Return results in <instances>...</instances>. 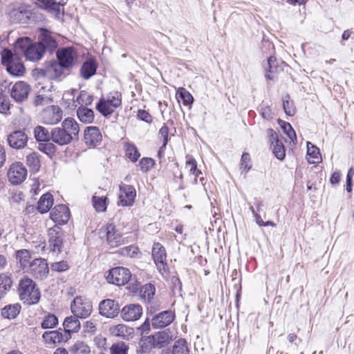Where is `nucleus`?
<instances>
[{
    "label": "nucleus",
    "instance_id": "obj_25",
    "mask_svg": "<svg viewBox=\"0 0 354 354\" xmlns=\"http://www.w3.org/2000/svg\"><path fill=\"white\" fill-rule=\"evenodd\" d=\"M268 132L270 135L271 147L274 156L279 160H283L286 156L285 147L283 142L279 140L278 135L272 129H270Z\"/></svg>",
    "mask_w": 354,
    "mask_h": 354
},
{
    "label": "nucleus",
    "instance_id": "obj_48",
    "mask_svg": "<svg viewBox=\"0 0 354 354\" xmlns=\"http://www.w3.org/2000/svg\"><path fill=\"white\" fill-rule=\"evenodd\" d=\"M58 324V319L57 317L53 315V314H48L46 315L43 322H41V327L43 328H52L55 327Z\"/></svg>",
    "mask_w": 354,
    "mask_h": 354
},
{
    "label": "nucleus",
    "instance_id": "obj_24",
    "mask_svg": "<svg viewBox=\"0 0 354 354\" xmlns=\"http://www.w3.org/2000/svg\"><path fill=\"white\" fill-rule=\"evenodd\" d=\"M171 340L169 333L163 330L156 333L154 335L148 337V342L153 347L162 348L168 345Z\"/></svg>",
    "mask_w": 354,
    "mask_h": 354
},
{
    "label": "nucleus",
    "instance_id": "obj_10",
    "mask_svg": "<svg viewBox=\"0 0 354 354\" xmlns=\"http://www.w3.org/2000/svg\"><path fill=\"white\" fill-rule=\"evenodd\" d=\"M103 231L106 235L107 243L112 248H115L127 243L126 238L123 236L112 223L107 224L103 228Z\"/></svg>",
    "mask_w": 354,
    "mask_h": 354
},
{
    "label": "nucleus",
    "instance_id": "obj_17",
    "mask_svg": "<svg viewBox=\"0 0 354 354\" xmlns=\"http://www.w3.org/2000/svg\"><path fill=\"white\" fill-rule=\"evenodd\" d=\"M39 32L38 44L44 49V52L52 53L57 47L56 39L52 36L51 32L46 29H40Z\"/></svg>",
    "mask_w": 354,
    "mask_h": 354
},
{
    "label": "nucleus",
    "instance_id": "obj_58",
    "mask_svg": "<svg viewBox=\"0 0 354 354\" xmlns=\"http://www.w3.org/2000/svg\"><path fill=\"white\" fill-rule=\"evenodd\" d=\"M186 167L189 169L191 174H196L197 165L196 160L192 157L187 158L186 160Z\"/></svg>",
    "mask_w": 354,
    "mask_h": 354
},
{
    "label": "nucleus",
    "instance_id": "obj_61",
    "mask_svg": "<svg viewBox=\"0 0 354 354\" xmlns=\"http://www.w3.org/2000/svg\"><path fill=\"white\" fill-rule=\"evenodd\" d=\"M278 123L281 128L282 129L284 133L292 129L290 123L285 122L282 120H279Z\"/></svg>",
    "mask_w": 354,
    "mask_h": 354
},
{
    "label": "nucleus",
    "instance_id": "obj_18",
    "mask_svg": "<svg viewBox=\"0 0 354 354\" xmlns=\"http://www.w3.org/2000/svg\"><path fill=\"white\" fill-rule=\"evenodd\" d=\"M28 137L21 130L15 131L8 136L7 141L9 146L15 149H24L28 143Z\"/></svg>",
    "mask_w": 354,
    "mask_h": 354
},
{
    "label": "nucleus",
    "instance_id": "obj_47",
    "mask_svg": "<svg viewBox=\"0 0 354 354\" xmlns=\"http://www.w3.org/2000/svg\"><path fill=\"white\" fill-rule=\"evenodd\" d=\"M93 207L97 212H104L106 209V198L93 196L92 198Z\"/></svg>",
    "mask_w": 354,
    "mask_h": 354
},
{
    "label": "nucleus",
    "instance_id": "obj_39",
    "mask_svg": "<svg viewBox=\"0 0 354 354\" xmlns=\"http://www.w3.org/2000/svg\"><path fill=\"white\" fill-rule=\"evenodd\" d=\"M33 133L36 140L39 143L51 140V133H49L48 129L42 126L35 127Z\"/></svg>",
    "mask_w": 354,
    "mask_h": 354
},
{
    "label": "nucleus",
    "instance_id": "obj_15",
    "mask_svg": "<svg viewBox=\"0 0 354 354\" xmlns=\"http://www.w3.org/2000/svg\"><path fill=\"white\" fill-rule=\"evenodd\" d=\"M142 315V308L137 304H131L124 306L120 311V317L125 322L138 320Z\"/></svg>",
    "mask_w": 354,
    "mask_h": 354
},
{
    "label": "nucleus",
    "instance_id": "obj_7",
    "mask_svg": "<svg viewBox=\"0 0 354 354\" xmlns=\"http://www.w3.org/2000/svg\"><path fill=\"white\" fill-rule=\"evenodd\" d=\"M26 271L37 280L45 279L49 273V267L44 259L37 258L29 264L28 269Z\"/></svg>",
    "mask_w": 354,
    "mask_h": 354
},
{
    "label": "nucleus",
    "instance_id": "obj_46",
    "mask_svg": "<svg viewBox=\"0 0 354 354\" xmlns=\"http://www.w3.org/2000/svg\"><path fill=\"white\" fill-rule=\"evenodd\" d=\"M38 149L49 156H53L56 152V147L50 141L40 142Z\"/></svg>",
    "mask_w": 354,
    "mask_h": 354
},
{
    "label": "nucleus",
    "instance_id": "obj_50",
    "mask_svg": "<svg viewBox=\"0 0 354 354\" xmlns=\"http://www.w3.org/2000/svg\"><path fill=\"white\" fill-rule=\"evenodd\" d=\"M176 95L183 100L185 105H188L193 102L194 98L192 95L183 87L178 88Z\"/></svg>",
    "mask_w": 354,
    "mask_h": 354
},
{
    "label": "nucleus",
    "instance_id": "obj_52",
    "mask_svg": "<svg viewBox=\"0 0 354 354\" xmlns=\"http://www.w3.org/2000/svg\"><path fill=\"white\" fill-rule=\"evenodd\" d=\"M283 106L286 115L292 116L295 113V109L293 106L292 102L290 100L288 95L283 97Z\"/></svg>",
    "mask_w": 354,
    "mask_h": 354
},
{
    "label": "nucleus",
    "instance_id": "obj_8",
    "mask_svg": "<svg viewBox=\"0 0 354 354\" xmlns=\"http://www.w3.org/2000/svg\"><path fill=\"white\" fill-rule=\"evenodd\" d=\"M131 277L129 269L123 267H117L109 270L106 277L109 283L117 286H123L126 284Z\"/></svg>",
    "mask_w": 354,
    "mask_h": 354
},
{
    "label": "nucleus",
    "instance_id": "obj_1",
    "mask_svg": "<svg viewBox=\"0 0 354 354\" xmlns=\"http://www.w3.org/2000/svg\"><path fill=\"white\" fill-rule=\"evenodd\" d=\"M80 127L75 119L66 118L61 127L53 128L51 131V140L60 146L70 144L78 139Z\"/></svg>",
    "mask_w": 354,
    "mask_h": 354
},
{
    "label": "nucleus",
    "instance_id": "obj_16",
    "mask_svg": "<svg viewBox=\"0 0 354 354\" xmlns=\"http://www.w3.org/2000/svg\"><path fill=\"white\" fill-rule=\"evenodd\" d=\"M152 257L160 272L166 271L167 254L164 247L160 243H154L152 247Z\"/></svg>",
    "mask_w": 354,
    "mask_h": 354
},
{
    "label": "nucleus",
    "instance_id": "obj_3",
    "mask_svg": "<svg viewBox=\"0 0 354 354\" xmlns=\"http://www.w3.org/2000/svg\"><path fill=\"white\" fill-rule=\"evenodd\" d=\"M15 51L17 55H24L28 60L36 62L40 60L44 53V49L38 43H32L28 37H21L17 40Z\"/></svg>",
    "mask_w": 354,
    "mask_h": 354
},
{
    "label": "nucleus",
    "instance_id": "obj_41",
    "mask_svg": "<svg viewBox=\"0 0 354 354\" xmlns=\"http://www.w3.org/2000/svg\"><path fill=\"white\" fill-rule=\"evenodd\" d=\"M172 354H190L187 341L185 339L176 340L172 346Z\"/></svg>",
    "mask_w": 354,
    "mask_h": 354
},
{
    "label": "nucleus",
    "instance_id": "obj_62",
    "mask_svg": "<svg viewBox=\"0 0 354 354\" xmlns=\"http://www.w3.org/2000/svg\"><path fill=\"white\" fill-rule=\"evenodd\" d=\"M261 114L263 118L269 120L272 118V110L269 106H265L261 109Z\"/></svg>",
    "mask_w": 354,
    "mask_h": 354
},
{
    "label": "nucleus",
    "instance_id": "obj_43",
    "mask_svg": "<svg viewBox=\"0 0 354 354\" xmlns=\"http://www.w3.org/2000/svg\"><path fill=\"white\" fill-rule=\"evenodd\" d=\"M40 8L48 10L50 12L59 13V5L55 0H37Z\"/></svg>",
    "mask_w": 354,
    "mask_h": 354
},
{
    "label": "nucleus",
    "instance_id": "obj_11",
    "mask_svg": "<svg viewBox=\"0 0 354 354\" xmlns=\"http://www.w3.org/2000/svg\"><path fill=\"white\" fill-rule=\"evenodd\" d=\"M41 117L43 123L53 125L62 120L63 112L58 106L52 105L47 106L43 110Z\"/></svg>",
    "mask_w": 354,
    "mask_h": 354
},
{
    "label": "nucleus",
    "instance_id": "obj_59",
    "mask_svg": "<svg viewBox=\"0 0 354 354\" xmlns=\"http://www.w3.org/2000/svg\"><path fill=\"white\" fill-rule=\"evenodd\" d=\"M168 132L169 129L167 126L163 125L160 131H159V135L163 139V145L162 147L160 148V149L163 147H165L168 142Z\"/></svg>",
    "mask_w": 354,
    "mask_h": 354
},
{
    "label": "nucleus",
    "instance_id": "obj_29",
    "mask_svg": "<svg viewBox=\"0 0 354 354\" xmlns=\"http://www.w3.org/2000/svg\"><path fill=\"white\" fill-rule=\"evenodd\" d=\"M78 317L74 316H69L65 318L63 326L64 328V332L68 333V335L71 333H77L80 329V322L77 319Z\"/></svg>",
    "mask_w": 354,
    "mask_h": 354
},
{
    "label": "nucleus",
    "instance_id": "obj_14",
    "mask_svg": "<svg viewBox=\"0 0 354 354\" xmlns=\"http://www.w3.org/2000/svg\"><path fill=\"white\" fill-rule=\"evenodd\" d=\"M48 236L50 250L53 252H59L63 245V232L61 228L57 225L50 228Z\"/></svg>",
    "mask_w": 354,
    "mask_h": 354
},
{
    "label": "nucleus",
    "instance_id": "obj_27",
    "mask_svg": "<svg viewBox=\"0 0 354 354\" xmlns=\"http://www.w3.org/2000/svg\"><path fill=\"white\" fill-rule=\"evenodd\" d=\"M43 338L49 346H55L57 344L67 340L68 337H64V334L59 330H52L45 332L43 334Z\"/></svg>",
    "mask_w": 354,
    "mask_h": 354
},
{
    "label": "nucleus",
    "instance_id": "obj_28",
    "mask_svg": "<svg viewBox=\"0 0 354 354\" xmlns=\"http://www.w3.org/2000/svg\"><path fill=\"white\" fill-rule=\"evenodd\" d=\"M26 162L30 170L36 173L38 172L41 167L40 156L38 153L31 151L26 155Z\"/></svg>",
    "mask_w": 354,
    "mask_h": 354
},
{
    "label": "nucleus",
    "instance_id": "obj_19",
    "mask_svg": "<svg viewBox=\"0 0 354 354\" xmlns=\"http://www.w3.org/2000/svg\"><path fill=\"white\" fill-rule=\"evenodd\" d=\"M120 306L114 300L107 299L102 301L99 304L100 315L108 318H113L119 313Z\"/></svg>",
    "mask_w": 354,
    "mask_h": 354
},
{
    "label": "nucleus",
    "instance_id": "obj_26",
    "mask_svg": "<svg viewBox=\"0 0 354 354\" xmlns=\"http://www.w3.org/2000/svg\"><path fill=\"white\" fill-rule=\"evenodd\" d=\"M102 134L97 127H88L84 131L85 142L88 146L95 147L102 141Z\"/></svg>",
    "mask_w": 354,
    "mask_h": 354
},
{
    "label": "nucleus",
    "instance_id": "obj_44",
    "mask_svg": "<svg viewBox=\"0 0 354 354\" xmlns=\"http://www.w3.org/2000/svg\"><path fill=\"white\" fill-rule=\"evenodd\" d=\"M124 149L126 156L133 162H136L140 156V153L133 144L129 142L125 143Z\"/></svg>",
    "mask_w": 354,
    "mask_h": 354
},
{
    "label": "nucleus",
    "instance_id": "obj_49",
    "mask_svg": "<svg viewBox=\"0 0 354 354\" xmlns=\"http://www.w3.org/2000/svg\"><path fill=\"white\" fill-rule=\"evenodd\" d=\"M93 101V97L85 91H82L77 97V102L81 105H90Z\"/></svg>",
    "mask_w": 354,
    "mask_h": 354
},
{
    "label": "nucleus",
    "instance_id": "obj_42",
    "mask_svg": "<svg viewBox=\"0 0 354 354\" xmlns=\"http://www.w3.org/2000/svg\"><path fill=\"white\" fill-rule=\"evenodd\" d=\"M155 292L156 288L151 283H147L141 288L140 295L145 301L150 303L153 298Z\"/></svg>",
    "mask_w": 354,
    "mask_h": 354
},
{
    "label": "nucleus",
    "instance_id": "obj_40",
    "mask_svg": "<svg viewBox=\"0 0 354 354\" xmlns=\"http://www.w3.org/2000/svg\"><path fill=\"white\" fill-rule=\"evenodd\" d=\"M307 155L308 161L310 164L318 163L321 160L319 149L309 142L307 144Z\"/></svg>",
    "mask_w": 354,
    "mask_h": 354
},
{
    "label": "nucleus",
    "instance_id": "obj_63",
    "mask_svg": "<svg viewBox=\"0 0 354 354\" xmlns=\"http://www.w3.org/2000/svg\"><path fill=\"white\" fill-rule=\"evenodd\" d=\"M340 180V173L339 171H335L333 173L330 182L332 185H337Z\"/></svg>",
    "mask_w": 354,
    "mask_h": 354
},
{
    "label": "nucleus",
    "instance_id": "obj_60",
    "mask_svg": "<svg viewBox=\"0 0 354 354\" xmlns=\"http://www.w3.org/2000/svg\"><path fill=\"white\" fill-rule=\"evenodd\" d=\"M138 118L142 121L150 123L152 120L150 114L145 110H139L138 111Z\"/></svg>",
    "mask_w": 354,
    "mask_h": 354
},
{
    "label": "nucleus",
    "instance_id": "obj_64",
    "mask_svg": "<svg viewBox=\"0 0 354 354\" xmlns=\"http://www.w3.org/2000/svg\"><path fill=\"white\" fill-rule=\"evenodd\" d=\"M286 136L289 138V139L292 142L294 145L297 143V136L295 130L293 129H290L289 131L285 133Z\"/></svg>",
    "mask_w": 354,
    "mask_h": 354
},
{
    "label": "nucleus",
    "instance_id": "obj_35",
    "mask_svg": "<svg viewBox=\"0 0 354 354\" xmlns=\"http://www.w3.org/2000/svg\"><path fill=\"white\" fill-rule=\"evenodd\" d=\"M96 68V64L93 61L89 60L84 62L80 70L82 77L85 80L89 79L95 73Z\"/></svg>",
    "mask_w": 354,
    "mask_h": 354
},
{
    "label": "nucleus",
    "instance_id": "obj_32",
    "mask_svg": "<svg viewBox=\"0 0 354 354\" xmlns=\"http://www.w3.org/2000/svg\"><path fill=\"white\" fill-rule=\"evenodd\" d=\"M267 65L268 68H266L265 77L268 80H274L276 77V74L279 71V66L277 59L274 57H270L267 60Z\"/></svg>",
    "mask_w": 354,
    "mask_h": 354
},
{
    "label": "nucleus",
    "instance_id": "obj_38",
    "mask_svg": "<svg viewBox=\"0 0 354 354\" xmlns=\"http://www.w3.org/2000/svg\"><path fill=\"white\" fill-rule=\"evenodd\" d=\"M28 10L24 6H20L10 12V17L14 21L25 23L28 18Z\"/></svg>",
    "mask_w": 354,
    "mask_h": 354
},
{
    "label": "nucleus",
    "instance_id": "obj_9",
    "mask_svg": "<svg viewBox=\"0 0 354 354\" xmlns=\"http://www.w3.org/2000/svg\"><path fill=\"white\" fill-rule=\"evenodd\" d=\"M27 174V169L23 163L15 162L10 166L8 178L12 185H19L26 180Z\"/></svg>",
    "mask_w": 354,
    "mask_h": 354
},
{
    "label": "nucleus",
    "instance_id": "obj_36",
    "mask_svg": "<svg viewBox=\"0 0 354 354\" xmlns=\"http://www.w3.org/2000/svg\"><path fill=\"white\" fill-rule=\"evenodd\" d=\"M78 118L84 123H91L94 120V112L85 106L79 107L77 111Z\"/></svg>",
    "mask_w": 354,
    "mask_h": 354
},
{
    "label": "nucleus",
    "instance_id": "obj_33",
    "mask_svg": "<svg viewBox=\"0 0 354 354\" xmlns=\"http://www.w3.org/2000/svg\"><path fill=\"white\" fill-rule=\"evenodd\" d=\"M31 254L29 250L22 249L16 252V259L23 270H28L31 261Z\"/></svg>",
    "mask_w": 354,
    "mask_h": 354
},
{
    "label": "nucleus",
    "instance_id": "obj_30",
    "mask_svg": "<svg viewBox=\"0 0 354 354\" xmlns=\"http://www.w3.org/2000/svg\"><path fill=\"white\" fill-rule=\"evenodd\" d=\"M110 331L113 335L124 339L128 338L133 333L132 328L122 324L113 326L110 328Z\"/></svg>",
    "mask_w": 354,
    "mask_h": 354
},
{
    "label": "nucleus",
    "instance_id": "obj_13",
    "mask_svg": "<svg viewBox=\"0 0 354 354\" xmlns=\"http://www.w3.org/2000/svg\"><path fill=\"white\" fill-rule=\"evenodd\" d=\"M136 196V191L133 186L121 183L120 185L119 202L121 206H131Z\"/></svg>",
    "mask_w": 354,
    "mask_h": 354
},
{
    "label": "nucleus",
    "instance_id": "obj_57",
    "mask_svg": "<svg viewBox=\"0 0 354 354\" xmlns=\"http://www.w3.org/2000/svg\"><path fill=\"white\" fill-rule=\"evenodd\" d=\"M138 253V248L133 246H127L123 248L121 250V254L124 256L133 257Z\"/></svg>",
    "mask_w": 354,
    "mask_h": 354
},
{
    "label": "nucleus",
    "instance_id": "obj_54",
    "mask_svg": "<svg viewBox=\"0 0 354 354\" xmlns=\"http://www.w3.org/2000/svg\"><path fill=\"white\" fill-rule=\"evenodd\" d=\"M154 165V160L150 158H142L138 164V167L142 171H147Z\"/></svg>",
    "mask_w": 354,
    "mask_h": 354
},
{
    "label": "nucleus",
    "instance_id": "obj_23",
    "mask_svg": "<svg viewBox=\"0 0 354 354\" xmlns=\"http://www.w3.org/2000/svg\"><path fill=\"white\" fill-rule=\"evenodd\" d=\"M50 218L59 225L65 224L70 217V212L65 205H56L50 212Z\"/></svg>",
    "mask_w": 354,
    "mask_h": 354
},
{
    "label": "nucleus",
    "instance_id": "obj_5",
    "mask_svg": "<svg viewBox=\"0 0 354 354\" xmlns=\"http://www.w3.org/2000/svg\"><path fill=\"white\" fill-rule=\"evenodd\" d=\"M19 55H15L8 49H4L1 53L3 64L6 66L9 73L15 76H21L25 72V68L21 61L18 58Z\"/></svg>",
    "mask_w": 354,
    "mask_h": 354
},
{
    "label": "nucleus",
    "instance_id": "obj_22",
    "mask_svg": "<svg viewBox=\"0 0 354 354\" xmlns=\"http://www.w3.org/2000/svg\"><path fill=\"white\" fill-rule=\"evenodd\" d=\"M30 91V86L24 82L19 81L13 85L10 95L16 102H20L28 98Z\"/></svg>",
    "mask_w": 354,
    "mask_h": 354
},
{
    "label": "nucleus",
    "instance_id": "obj_31",
    "mask_svg": "<svg viewBox=\"0 0 354 354\" xmlns=\"http://www.w3.org/2000/svg\"><path fill=\"white\" fill-rule=\"evenodd\" d=\"M53 196L50 193L43 194L38 201V211L41 214L48 212L53 205Z\"/></svg>",
    "mask_w": 354,
    "mask_h": 354
},
{
    "label": "nucleus",
    "instance_id": "obj_53",
    "mask_svg": "<svg viewBox=\"0 0 354 354\" xmlns=\"http://www.w3.org/2000/svg\"><path fill=\"white\" fill-rule=\"evenodd\" d=\"M252 165L250 154L248 153H243L241 158V169H243L245 173H247L249 171Z\"/></svg>",
    "mask_w": 354,
    "mask_h": 354
},
{
    "label": "nucleus",
    "instance_id": "obj_55",
    "mask_svg": "<svg viewBox=\"0 0 354 354\" xmlns=\"http://www.w3.org/2000/svg\"><path fill=\"white\" fill-rule=\"evenodd\" d=\"M51 268L54 271L64 272L68 269V265L65 261H60L52 263Z\"/></svg>",
    "mask_w": 354,
    "mask_h": 354
},
{
    "label": "nucleus",
    "instance_id": "obj_51",
    "mask_svg": "<svg viewBox=\"0 0 354 354\" xmlns=\"http://www.w3.org/2000/svg\"><path fill=\"white\" fill-rule=\"evenodd\" d=\"M111 354H128L129 346L124 342L117 343L111 347Z\"/></svg>",
    "mask_w": 354,
    "mask_h": 354
},
{
    "label": "nucleus",
    "instance_id": "obj_34",
    "mask_svg": "<svg viewBox=\"0 0 354 354\" xmlns=\"http://www.w3.org/2000/svg\"><path fill=\"white\" fill-rule=\"evenodd\" d=\"M21 306L19 304H14L6 306L1 310V315L4 318L12 319H15L19 313Z\"/></svg>",
    "mask_w": 354,
    "mask_h": 354
},
{
    "label": "nucleus",
    "instance_id": "obj_12",
    "mask_svg": "<svg viewBox=\"0 0 354 354\" xmlns=\"http://www.w3.org/2000/svg\"><path fill=\"white\" fill-rule=\"evenodd\" d=\"M58 62L64 68H68L75 64L77 53L74 48L65 47L57 50Z\"/></svg>",
    "mask_w": 354,
    "mask_h": 354
},
{
    "label": "nucleus",
    "instance_id": "obj_45",
    "mask_svg": "<svg viewBox=\"0 0 354 354\" xmlns=\"http://www.w3.org/2000/svg\"><path fill=\"white\" fill-rule=\"evenodd\" d=\"M71 351L75 354H89L90 347L83 342H77L71 348Z\"/></svg>",
    "mask_w": 354,
    "mask_h": 354
},
{
    "label": "nucleus",
    "instance_id": "obj_2",
    "mask_svg": "<svg viewBox=\"0 0 354 354\" xmlns=\"http://www.w3.org/2000/svg\"><path fill=\"white\" fill-rule=\"evenodd\" d=\"M18 295L25 305L31 306L39 302L41 293L35 281L27 276L22 277L18 284Z\"/></svg>",
    "mask_w": 354,
    "mask_h": 354
},
{
    "label": "nucleus",
    "instance_id": "obj_56",
    "mask_svg": "<svg viewBox=\"0 0 354 354\" xmlns=\"http://www.w3.org/2000/svg\"><path fill=\"white\" fill-rule=\"evenodd\" d=\"M10 108L9 99L4 95H0V112L6 113Z\"/></svg>",
    "mask_w": 354,
    "mask_h": 354
},
{
    "label": "nucleus",
    "instance_id": "obj_37",
    "mask_svg": "<svg viewBox=\"0 0 354 354\" xmlns=\"http://www.w3.org/2000/svg\"><path fill=\"white\" fill-rule=\"evenodd\" d=\"M12 284L11 277L6 273L0 274V299L10 289Z\"/></svg>",
    "mask_w": 354,
    "mask_h": 354
},
{
    "label": "nucleus",
    "instance_id": "obj_6",
    "mask_svg": "<svg viewBox=\"0 0 354 354\" xmlns=\"http://www.w3.org/2000/svg\"><path fill=\"white\" fill-rule=\"evenodd\" d=\"M72 313L78 318L89 317L93 311V305L90 300L83 297H76L71 304Z\"/></svg>",
    "mask_w": 354,
    "mask_h": 354
},
{
    "label": "nucleus",
    "instance_id": "obj_21",
    "mask_svg": "<svg viewBox=\"0 0 354 354\" xmlns=\"http://www.w3.org/2000/svg\"><path fill=\"white\" fill-rule=\"evenodd\" d=\"M175 314L171 310H165L151 319V325L154 328H162L169 325L174 319Z\"/></svg>",
    "mask_w": 354,
    "mask_h": 354
},
{
    "label": "nucleus",
    "instance_id": "obj_20",
    "mask_svg": "<svg viewBox=\"0 0 354 354\" xmlns=\"http://www.w3.org/2000/svg\"><path fill=\"white\" fill-rule=\"evenodd\" d=\"M64 67L57 62L51 60L46 62L41 68L42 74L49 79H57L63 74Z\"/></svg>",
    "mask_w": 354,
    "mask_h": 354
},
{
    "label": "nucleus",
    "instance_id": "obj_4",
    "mask_svg": "<svg viewBox=\"0 0 354 354\" xmlns=\"http://www.w3.org/2000/svg\"><path fill=\"white\" fill-rule=\"evenodd\" d=\"M122 104V95L118 91L109 93L106 99H101L96 106L97 111L104 116L113 113Z\"/></svg>",
    "mask_w": 354,
    "mask_h": 354
}]
</instances>
